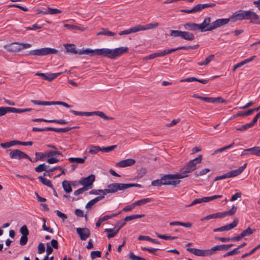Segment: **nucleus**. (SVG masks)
Returning a JSON list of instances; mask_svg holds the SVG:
<instances>
[{"label": "nucleus", "instance_id": "5", "mask_svg": "<svg viewBox=\"0 0 260 260\" xmlns=\"http://www.w3.org/2000/svg\"><path fill=\"white\" fill-rule=\"evenodd\" d=\"M31 46L28 43H13L6 46V48L11 52H18L22 49H27Z\"/></svg>", "mask_w": 260, "mask_h": 260}, {"label": "nucleus", "instance_id": "35", "mask_svg": "<svg viewBox=\"0 0 260 260\" xmlns=\"http://www.w3.org/2000/svg\"><path fill=\"white\" fill-rule=\"evenodd\" d=\"M86 158V156L84 158H78V157H70L69 158V161L71 162H76L78 164H83L85 162V159Z\"/></svg>", "mask_w": 260, "mask_h": 260}, {"label": "nucleus", "instance_id": "1", "mask_svg": "<svg viewBox=\"0 0 260 260\" xmlns=\"http://www.w3.org/2000/svg\"><path fill=\"white\" fill-rule=\"evenodd\" d=\"M128 50V48L127 47H121L114 49L108 48L96 49L94 50L86 49V50L84 51V53H90V56L101 55L111 59H115L127 52Z\"/></svg>", "mask_w": 260, "mask_h": 260}, {"label": "nucleus", "instance_id": "48", "mask_svg": "<svg viewBox=\"0 0 260 260\" xmlns=\"http://www.w3.org/2000/svg\"><path fill=\"white\" fill-rule=\"evenodd\" d=\"M260 248V245L258 244L257 246L255 247L254 248H253L251 250H250L248 253H245L243 254L241 256L242 258H244L248 256H249L253 253H254L256 250H257L258 249Z\"/></svg>", "mask_w": 260, "mask_h": 260}, {"label": "nucleus", "instance_id": "46", "mask_svg": "<svg viewBox=\"0 0 260 260\" xmlns=\"http://www.w3.org/2000/svg\"><path fill=\"white\" fill-rule=\"evenodd\" d=\"M56 155H62V154L58 151L49 150L48 151L46 152V156H47V157H49L50 156H53Z\"/></svg>", "mask_w": 260, "mask_h": 260}, {"label": "nucleus", "instance_id": "2", "mask_svg": "<svg viewBox=\"0 0 260 260\" xmlns=\"http://www.w3.org/2000/svg\"><path fill=\"white\" fill-rule=\"evenodd\" d=\"M132 187H141V185L137 183H111L107 186L108 190L107 192L110 193H115L118 191L124 190Z\"/></svg>", "mask_w": 260, "mask_h": 260}, {"label": "nucleus", "instance_id": "52", "mask_svg": "<svg viewBox=\"0 0 260 260\" xmlns=\"http://www.w3.org/2000/svg\"><path fill=\"white\" fill-rule=\"evenodd\" d=\"M218 99H215L214 98H208V97H204V96H202L201 98V100H202L204 102H206L207 103H214L216 102V101Z\"/></svg>", "mask_w": 260, "mask_h": 260}, {"label": "nucleus", "instance_id": "6", "mask_svg": "<svg viewBox=\"0 0 260 260\" xmlns=\"http://www.w3.org/2000/svg\"><path fill=\"white\" fill-rule=\"evenodd\" d=\"M9 157L11 159H21L23 158H26L29 159V161L32 162V159L26 153L21 151L19 149H14V150H9Z\"/></svg>", "mask_w": 260, "mask_h": 260}, {"label": "nucleus", "instance_id": "8", "mask_svg": "<svg viewBox=\"0 0 260 260\" xmlns=\"http://www.w3.org/2000/svg\"><path fill=\"white\" fill-rule=\"evenodd\" d=\"M230 21V18H221L217 19L214 22H212L209 26L207 28V30L211 31L215 29L218 27H221L228 24Z\"/></svg>", "mask_w": 260, "mask_h": 260}, {"label": "nucleus", "instance_id": "42", "mask_svg": "<svg viewBox=\"0 0 260 260\" xmlns=\"http://www.w3.org/2000/svg\"><path fill=\"white\" fill-rule=\"evenodd\" d=\"M187 251L190 252V253L196 255L202 256V250L201 249L192 248H187Z\"/></svg>", "mask_w": 260, "mask_h": 260}, {"label": "nucleus", "instance_id": "62", "mask_svg": "<svg viewBox=\"0 0 260 260\" xmlns=\"http://www.w3.org/2000/svg\"><path fill=\"white\" fill-rule=\"evenodd\" d=\"M136 207L135 203H133L131 205L125 206L123 208L122 211L124 212H128L131 211Z\"/></svg>", "mask_w": 260, "mask_h": 260}, {"label": "nucleus", "instance_id": "27", "mask_svg": "<svg viewBox=\"0 0 260 260\" xmlns=\"http://www.w3.org/2000/svg\"><path fill=\"white\" fill-rule=\"evenodd\" d=\"M181 38L187 41H192L194 39V36L191 32L182 31Z\"/></svg>", "mask_w": 260, "mask_h": 260}, {"label": "nucleus", "instance_id": "7", "mask_svg": "<svg viewBox=\"0 0 260 260\" xmlns=\"http://www.w3.org/2000/svg\"><path fill=\"white\" fill-rule=\"evenodd\" d=\"M95 178L94 175L91 174L87 177L81 178L79 181V183L82 185L83 187H85L87 190H88L92 187L93 183L95 180Z\"/></svg>", "mask_w": 260, "mask_h": 260}, {"label": "nucleus", "instance_id": "10", "mask_svg": "<svg viewBox=\"0 0 260 260\" xmlns=\"http://www.w3.org/2000/svg\"><path fill=\"white\" fill-rule=\"evenodd\" d=\"M34 105L39 106H50V105H62L66 108H71L72 105H69L66 103L60 101L57 102H47V101H40L37 100H34Z\"/></svg>", "mask_w": 260, "mask_h": 260}, {"label": "nucleus", "instance_id": "61", "mask_svg": "<svg viewBox=\"0 0 260 260\" xmlns=\"http://www.w3.org/2000/svg\"><path fill=\"white\" fill-rule=\"evenodd\" d=\"M237 207L236 206H233L232 207V208L230 210H229L228 211H225L226 216L227 215L231 216V215H234L235 213V212L237 210Z\"/></svg>", "mask_w": 260, "mask_h": 260}, {"label": "nucleus", "instance_id": "16", "mask_svg": "<svg viewBox=\"0 0 260 260\" xmlns=\"http://www.w3.org/2000/svg\"><path fill=\"white\" fill-rule=\"evenodd\" d=\"M202 160V155H199V156L193 159L190 160L187 164V166L188 167L190 168V169H192V171H194L197 168V165L201 162Z\"/></svg>", "mask_w": 260, "mask_h": 260}, {"label": "nucleus", "instance_id": "55", "mask_svg": "<svg viewBox=\"0 0 260 260\" xmlns=\"http://www.w3.org/2000/svg\"><path fill=\"white\" fill-rule=\"evenodd\" d=\"M49 123H56L60 124H67L68 122L64 119H52L49 121Z\"/></svg>", "mask_w": 260, "mask_h": 260}, {"label": "nucleus", "instance_id": "12", "mask_svg": "<svg viewBox=\"0 0 260 260\" xmlns=\"http://www.w3.org/2000/svg\"><path fill=\"white\" fill-rule=\"evenodd\" d=\"M238 223V219L235 218L234 221L230 224L221 226L220 228H216L213 230L214 232H222L225 231H229L235 228Z\"/></svg>", "mask_w": 260, "mask_h": 260}, {"label": "nucleus", "instance_id": "44", "mask_svg": "<svg viewBox=\"0 0 260 260\" xmlns=\"http://www.w3.org/2000/svg\"><path fill=\"white\" fill-rule=\"evenodd\" d=\"M151 201V199L150 198H145L140 200H138L137 202H135V206H141L149 203Z\"/></svg>", "mask_w": 260, "mask_h": 260}, {"label": "nucleus", "instance_id": "21", "mask_svg": "<svg viewBox=\"0 0 260 260\" xmlns=\"http://www.w3.org/2000/svg\"><path fill=\"white\" fill-rule=\"evenodd\" d=\"M138 30H148V29H151L156 28L158 26V23H149L145 25H137Z\"/></svg>", "mask_w": 260, "mask_h": 260}, {"label": "nucleus", "instance_id": "3", "mask_svg": "<svg viewBox=\"0 0 260 260\" xmlns=\"http://www.w3.org/2000/svg\"><path fill=\"white\" fill-rule=\"evenodd\" d=\"M247 166V164H244L242 166L239 168L238 169L232 170L230 172H229L225 174H223L222 175L217 176L214 179V181H216L219 180L224 179L226 178H229L231 177H236L239 174H241L244 169L246 168Z\"/></svg>", "mask_w": 260, "mask_h": 260}, {"label": "nucleus", "instance_id": "58", "mask_svg": "<svg viewBox=\"0 0 260 260\" xmlns=\"http://www.w3.org/2000/svg\"><path fill=\"white\" fill-rule=\"evenodd\" d=\"M251 127H252V126L251 125L250 123H249L245 124V125L242 126L241 127L237 128L236 129L239 131H243Z\"/></svg>", "mask_w": 260, "mask_h": 260}, {"label": "nucleus", "instance_id": "4", "mask_svg": "<svg viewBox=\"0 0 260 260\" xmlns=\"http://www.w3.org/2000/svg\"><path fill=\"white\" fill-rule=\"evenodd\" d=\"M180 177L177 174L165 175L162 177L163 185H171L176 186L180 183V180L178 179Z\"/></svg>", "mask_w": 260, "mask_h": 260}, {"label": "nucleus", "instance_id": "43", "mask_svg": "<svg viewBox=\"0 0 260 260\" xmlns=\"http://www.w3.org/2000/svg\"><path fill=\"white\" fill-rule=\"evenodd\" d=\"M94 115H98L100 116V117L103 118L105 120H112L113 118L112 117H108L107 115L105 114V113L102 111H95V114Z\"/></svg>", "mask_w": 260, "mask_h": 260}, {"label": "nucleus", "instance_id": "28", "mask_svg": "<svg viewBox=\"0 0 260 260\" xmlns=\"http://www.w3.org/2000/svg\"><path fill=\"white\" fill-rule=\"evenodd\" d=\"M137 31H139V30H138V25H136L135 27L130 28L129 29H128L127 30L121 31L118 34L119 35L121 36L123 35H128V34H132V33H135Z\"/></svg>", "mask_w": 260, "mask_h": 260}, {"label": "nucleus", "instance_id": "40", "mask_svg": "<svg viewBox=\"0 0 260 260\" xmlns=\"http://www.w3.org/2000/svg\"><path fill=\"white\" fill-rule=\"evenodd\" d=\"M98 35H105L107 36H113L116 35V34L114 32L109 31L108 29H103L102 31H100L97 33Z\"/></svg>", "mask_w": 260, "mask_h": 260}, {"label": "nucleus", "instance_id": "23", "mask_svg": "<svg viewBox=\"0 0 260 260\" xmlns=\"http://www.w3.org/2000/svg\"><path fill=\"white\" fill-rule=\"evenodd\" d=\"M193 171L190 168L188 167L187 165L182 169L181 173H177L178 175L180 176V179L184 178L188 176V174L192 172Z\"/></svg>", "mask_w": 260, "mask_h": 260}, {"label": "nucleus", "instance_id": "25", "mask_svg": "<svg viewBox=\"0 0 260 260\" xmlns=\"http://www.w3.org/2000/svg\"><path fill=\"white\" fill-rule=\"evenodd\" d=\"M192 81H198L202 84H206L208 83V80L206 79H199L195 77H190L184 79H182L180 80L181 82H192Z\"/></svg>", "mask_w": 260, "mask_h": 260}, {"label": "nucleus", "instance_id": "34", "mask_svg": "<svg viewBox=\"0 0 260 260\" xmlns=\"http://www.w3.org/2000/svg\"><path fill=\"white\" fill-rule=\"evenodd\" d=\"M8 112L21 113L26 111H29V109H17L13 107H7Z\"/></svg>", "mask_w": 260, "mask_h": 260}, {"label": "nucleus", "instance_id": "20", "mask_svg": "<svg viewBox=\"0 0 260 260\" xmlns=\"http://www.w3.org/2000/svg\"><path fill=\"white\" fill-rule=\"evenodd\" d=\"M230 20L235 22L238 20H242L243 19V10H239L235 12L230 17Z\"/></svg>", "mask_w": 260, "mask_h": 260}, {"label": "nucleus", "instance_id": "64", "mask_svg": "<svg viewBox=\"0 0 260 260\" xmlns=\"http://www.w3.org/2000/svg\"><path fill=\"white\" fill-rule=\"evenodd\" d=\"M20 232L22 235H23V234L28 235L29 233L27 226L25 225H23L21 228Z\"/></svg>", "mask_w": 260, "mask_h": 260}, {"label": "nucleus", "instance_id": "57", "mask_svg": "<svg viewBox=\"0 0 260 260\" xmlns=\"http://www.w3.org/2000/svg\"><path fill=\"white\" fill-rule=\"evenodd\" d=\"M117 147L116 145H112L111 146L103 147L102 148V151L104 152H109L112 150H113L115 148Z\"/></svg>", "mask_w": 260, "mask_h": 260}, {"label": "nucleus", "instance_id": "41", "mask_svg": "<svg viewBox=\"0 0 260 260\" xmlns=\"http://www.w3.org/2000/svg\"><path fill=\"white\" fill-rule=\"evenodd\" d=\"M126 221H125L124 220L123 222H121V223L120 224V226L118 227V228L117 229H116L114 232H113L112 234H109L107 235V237L108 239H110V238H113L114 237H115L117 234L118 233L119 231L125 224V222Z\"/></svg>", "mask_w": 260, "mask_h": 260}, {"label": "nucleus", "instance_id": "37", "mask_svg": "<svg viewBox=\"0 0 260 260\" xmlns=\"http://www.w3.org/2000/svg\"><path fill=\"white\" fill-rule=\"evenodd\" d=\"M99 151H102V148L99 146L92 145L89 147V153L91 154H96Z\"/></svg>", "mask_w": 260, "mask_h": 260}, {"label": "nucleus", "instance_id": "18", "mask_svg": "<svg viewBox=\"0 0 260 260\" xmlns=\"http://www.w3.org/2000/svg\"><path fill=\"white\" fill-rule=\"evenodd\" d=\"M210 22H211V18L209 17H207L205 18L203 22L201 24H198V26L199 28V29L202 32H204L205 31H208L207 30V28L210 25Z\"/></svg>", "mask_w": 260, "mask_h": 260}, {"label": "nucleus", "instance_id": "36", "mask_svg": "<svg viewBox=\"0 0 260 260\" xmlns=\"http://www.w3.org/2000/svg\"><path fill=\"white\" fill-rule=\"evenodd\" d=\"M62 187H63L64 190L67 193H70L72 191L71 186L70 184L69 183V181L67 180H64L62 182Z\"/></svg>", "mask_w": 260, "mask_h": 260}, {"label": "nucleus", "instance_id": "60", "mask_svg": "<svg viewBox=\"0 0 260 260\" xmlns=\"http://www.w3.org/2000/svg\"><path fill=\"white\" fill-rule=\"evenodd\" d=\"M27 235H25L23 234V235H22L21 236L20 240V244L21 245L23 246L26 244V243L27 242Z\"/></svg>", "mask_w": 260, "mask_h": 260}, {"label": "nucleus", "instance_id": "63", "mask_svg": "<svg viewBox=\"0 0 260 260\" xmlns=\"http://www.w3.org/2000/svg\"><path fill=\"white\" fill-rule=\"evenodd\" d=\"M203 9V8L202 4H199L198 5H197L196 6H195L193 8V10L194 13L198 12H200Z\"/></svg>", "mask_w": 260, "mask_h": 260}, {"label": "nucleus", "instance_id": "17", "mask_svg": "<svg viewBox=\"0 0 260 260\" xmlns=\"http://www.w3.org/2000/svg\"><path fill=\"white\" fill-rule=\"evenodd\" d=\"M135 160L133 159H126L121 160L116 164V167L120 168H124L131 166L135 164Z\"/></svg>", "mask_w": 260, "mask_h": 260}, {"label": "nucleus", "instance_id": "11", "mask_svg": "<svg viewBox=\"0 0 260 260\" xmlns=\"http://www.w3.org/2000/svg\"><path fill=\"white\" fill-rule=\"evenodd\" d=\"M259 19V16L255 12L250 10H243V19L250 20L251 22L256 23Z\"/></svg>", "mask_w": 260, "mask_h": 260}, {"label": "nucleus", "instance_id": "13", "mask_svg": "<svg viewBox=\"0 0 260 260\" xmlns=\"http://www.w3.org/2000/svg\"><path fill=\"white\" fill-rule=\"evenodd\" d=\"M57 169L59 170H62V168L59 166L58 167H55L50 168L49 165L43 163L42 164L39 165L38 166L35 168V171L37 172H41L42 171H45L47 172H53L55 169Z\"/></svg>", "mask_w": 260, "mask_h": 260}, {"label": "nucleus", "instance_id": "19", "mask_svg": "<svg viewBox=\"0 0 260 260\" xmlns=\"http://www.w3.org/2000/svg\"><path fill=\"white\" fill-rule=\"evenodd\" d=\"M197 45L194 46H181L176 48L170 49L165 50L164 51L166 52V55L170 54L173 52H175L179 50H188V49H194L197 48Z\"/></svg>", "mask_w": 260, "mask_h": 260}, {"label": "nucleus", "instance_id": "33", "mask_svg": "<svg viewBox=\"0 0 260 260\" xmlns=\"http://www.w3.org/2000/svg\"><path fill=\"white\" fill-rule=\"evenodd\" d=\"M138 240H145L147 241L151 242L152 243H155V244H160L159 242L156 240L155 239H152L149 236H139L138 237Z\"/></svg>", "mask_w": 260, "mask_h": 260}, {"label": "nucleus", "instance_id": "39", "mask_svg": "<svg viewBox=\"0 0 260 260\" xmlns=\"http://www.w3.org/2000/svg\"><path fill=\"white\" fill-rule=\"evenodd\" d=\"M62 72L57 73H47V81H51L54 79L56 78L58 76L61 75Z\"/></svg>", "mask_w": 260, "mask_h": 260}, {"label": "nucleus", "instance_id": "38", "mask_svg": "<svg viewBox=\"0 0 260 260\" xmlns=\"http://www.w3.org/2000/svg\"><path fill=\"white\" fill-rule=\"evenodd\" d=\"M207 201L206 197H203L202 198H198V199H196L194 200H193L191 202V203L188 206V207H190V206H192L194 205L197 204H201L202 203H207Z\"/></svg>", "mask_w": 260, "mask_h": 260}, {"label": "nucleus", "instance_id": "59", "mask_svg": "<svg viewBox=\"0 0 260 260\" xmlns=\"http://www.w3.org/2000/svg\"><path fill=\"white\" fill-rule=\"evenodd\" d=\"M210 172V169L208 168H205L204 169H202L201 170L198 174L197 173V172L195 173V175L197 177H198L199 176H203L204 175L206 174L207 173Z\"/></svg>", "mask_w": 260, "mask_h": 260}, {"label": "nucleus", "instance_id": "49", "mask_svg": "<svg viewBox=\"0 0 260 260\" xmlns=\"http://www.w3.org/2000/svg\"><path fill=\"white\" fill-rule=\"evenodd\" d=\"M254 231L255 230H253L250 228L248 227L246 230H244L241 233L244 237L251 235Z\"/></svg>", "mask_w": 260, "mask_h": 260}, {"label": "nucleus", "instance_id": "14", "mask_svg": "<svg viewBox=\"0 0 260 260\" xmlns=\"http://www.w3.org/2000/svg\"><path fill=\"white\" fill-rule=\"evenodd\" d=\"M77 234L82 240H85L90 236V231L87 228H78L76 229Z\"/></svg>", "mask_w": 260, "mask_h": 260}, {"label": "nucleus", "instance_id": "47", "mask_svg": "<svg viewBox=\"0 0 260 260\" xmlns=\"http://www.w3.org/2000/svg\"><path fill=\"white\" fill-rule=\"evenodd\" d=\"M128 257L131 260H146L143 257L135 255L133 252H129Z\"/></svg>", "mask_w": 260, "mask_h": 260}, {"label": "nucleus", "instance_id": "22", "mask_svg": "<svg viewBox=\"0 0 260 260\" xmlns=\"http://www.w3.org/2000/svg\"><path fill=\"white\" fill-rule=\"evenodd\" d=\"M193 171L190 168L188 167L187 165L182 169L181 173H177L178 175L180 176V179L184 178L188 176V174L192 172Z\"/></svg>", "mask_w": 260, "mask_h": 260}, {"label": "nucleus", "instance_id": "26", "mask_svg": "<svg viewBox=\"0 0 260 260\" xmlns=\"http://www.w3.org/2000/svg\"><path fill=\"white\" fill-rule=\"evenodd\" d=\"M254 155L257 156V151L256 147L246 149L243 150L241 155Z\"/></svg>", "mask_w": 260, "mask_h": 260}, {"label": "nucleus", "instance_id": "45", "mask_svg": "<svg viewBox=\"0 0 260 260\" xmlns=\"http://www.w3.org/2000/svg\"><path fill=\"white\" fill-rule=\"evenodd\" d=\"M234 144L235 143L233 142L229 145H228V146L223 147L222 148L216 149V150L214 151L213 154H215L217 153L222 152L226 149H230L233 147V146L234 145Z\"/></svg>", "mask_w": 260, "mask_h": 260}, {"label": "nucleus", "instance_id": "54", "mask_svg": "<svg viewBox=\"0 0 260 260\" xmlns=\"http://www.w3.org/2000/svg\"><path fill=\"white\" fill-rule=\"evenodd\" d=\"M101 252L100 251H92L91 252L90 256L92 259L101 257Z\"/></svg>", "mask_w": 260, "mask_h": 260}, {"label": "nucleus", "instance_id": "51", "mask_svg": "<svg viewBox=\"0 0 260 260\" xmlns=\"http://www.w3.org/2000/svg\"><path fill=\"white\" fill-rule=\"evenodd\" d=\"M35 155L36 161H38L39 160H43L44 158L47 157V156H46V152L44 153L42 152H36Z\"/></svg>", "mask_w": 260, "mask_h": 260}, {"label": "nucleus", "instance_id": "32", "mask_svg": "<svg viewBox=\"0 0 260 260\" xmlns=\"http://www.w3.org/2000/svg\"><path fill=\"white\" fill-rule=\"evenodd\" d=\"M214 55H210L206 58L205 60L202 62H199L198 64L199 66H207L214 58Z\"/></svg>", "mask_w": 260, "mask_h": 260}, {"label": "nucleus", "instance_id": "50", "mask_svg": "<svg viewBox=\"0 0 260 260\" xmlns=\"http://www.w3.org/2000/svg\"><path fill=\"white\" fill-rule=\"evenodd\" d=\"M182 33V31H181V30H170V35L174 37H180L181 38Z\"/></svg>", "mask_w": 260, "mask_h": 260}, {"label": "nucleus", "instance_id": "9", "mask_svg": "<svg viewBox=\"0 0 260 260\" xmlns=\"http://www.w3.org/2000/svg\"><path fill=\"white\" fill-rule=\"evenodd\" d=\"M58 50L51 48H42L34 50V55L44 56L52 54H57Z\"/></svg>", "mask_w": 260, "mask_h": 260}, {"label": "nucleus", "instance_id": "53", "mask_svg": "<svg viewBox=\"0 0 260 260\" xmlns=\"http://www.w3.org/2000/svg\"><path fill=\"white\" fill-rule=\"evenodd\" d=\"M47 12H48V14H51V15L61 13V11H60L59 9H55V8H47Z\"/></svg>", "mask_w": 260, "mask_h": 260}, {"label": "nucleus", "instance_id": "24", "mask_svg": "<svg viewBox=\"0 0 260 260\" xmlns=\"http://www.w3.org/2000/svg\"><path fill=\"white\" fill-rule=\"evenodd\" d=\"M184 27L185 29L188 30L195 31V30H200L199 26H198V24H196L195 23H192V22L185 23L184 25Z\"/></svg>", "mask_w": 260, "mask_h": 260}, {"label": "nucleus", "instance_id": "30", "mask_svg": "<svg viewBox=\"0 0 260 260\" xmlns=\"http://www.w3.org/2000/svg\"><path fill=\"white\" fill-rule=\"evenodd\" d=\"M108 190V188L105 189H92L89 191L90 194H99L100 193H102V195L101 196H105V195L109 193V192L106 191Z\"/></svg>", "mask_w": 260, "mask_h": 260}, {"label": "nucleus", "instance_id": "56", "mask_svg": "<svg viewBox=\"0 0 260 260\" xmlns=\"http://www.w3.org/2000/svg\"><path fill=\"white\" fill-rule=\"evenodd\" d=\"M162 185H163L162 178L160 179H157L155 180H153L151 182V185L154 186H160Z\"/></svg>", "mask_w": 260, "mask_h": 260}, {"label": "nucleus", "instance_id": "15", "mask_svg": "<svg viewBox=\"0 0 260 260\" xmlns=\"http://www.w3.org/2000/svg\"><path fill=\"white\" fill-rule=\"evenodd\" d=\"M66 49L67 52H70L73 54H86L89 55L90 53H84V51L86 50V49L84 50H80L79 51H77L76 50V46L74 44H67L66 46Z\"/></svg>", "mask_w": 260, "mask_h": 260}, {"label": "nucleus", "instance_id": "31", "mask_svg": "<svg viewBox=\"0 0 260 260\" xmlns=\"http://www.w3.org/2000/svg\"><path fill=\"white\" fill-rule=\"evenodd\" d=\"M38 179L39 181L44 185L48 186L51 188H53V185H52L51 181L50 180L41 176H39Z\"/></svg>", "mask_w": 260, "mask_h": 260}, {"label": "nucleus", "instance_id": "29", "mask_svg": "<svg viewBox=\"0 0 260 260\" xmlns=\"http://www.w3.org/2000/svg\"><path fill=\"white\" fill-rule=\"evenodd\" d=\"M105 197L104 196H98L94 199L90 200L86 205V208H91V207L94 205L98 202L104 199Z\"/></svg>", "mask_w": 260, "mask_h": 260}]
</instances>
